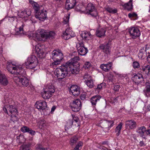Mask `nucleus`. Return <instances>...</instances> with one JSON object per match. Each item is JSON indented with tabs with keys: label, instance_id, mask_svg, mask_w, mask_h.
I'll return each instance as SVG.
<instances>
[{
	"label": "nucleus",
	"instance_id": "f257e3e1",
	"mask_svg": "<svg viewBox=\"0 0 150 150\" xmlns=\"http://www.w3.org/2000/svg\"><path fill=\"white\" fill-rule=\"evenodd\" d=\"M80 59L79 57H75L66 63L57 68L54 74L58 79H62L71 74H77L80 71V65L77 62Z\"/></svg>",
	"mask_w": 150,
	"mask_h": 150
},
{
	"label": "nucleus",
	"instance_id": "f03ea898",
	"mask_svg": "<svg viewBox=\"0 0 150 150\" xmlns=\"http://www.w3.org/2000/svg\"><path fill=\"white\" fill-rule=\"evenodd\" d=\"M7 69L13 74V80L17 84L23 87H27L29 85L28 79L25 76L26 71L21 66H18L9 63H8Z\"/></svg>",
	"mask_w": 150,
	"mask_h": 150
},
{
	"label": "nucleus",
	"instance_id": "7ed1b4c3",
	"mask_svg": "<svg viewBox=\"0 0 150 150\" xmlns=\"http://www.w3.org/2000/svg\"><path fill=\"white\" fill-rule=\"evenodd\" d=\"M4 111L7 113L11 117V120L13 122L17 121V110L15 107L12 105H5L3 108Z\"/></svg>",
	"mask_w": 150,
	"mask_h": 150
},
{
	"label": "nucleus",
	"instance_id": "20e7f679",
	"mask_svg": "<svg viewBox=\"0 0 150 150\" xmlns=\"http://www.w3.org/2000/svg\"><path fill=\"white\" fill-rule=\"evenodd\" d=\"M38 61L37 58L34 55H32L27 59L25 63V65L30 69H34L38 65Z\"/></svg>",
	"mask_w": 150,
	"mask_h": 150
},
{
	"label": "nucleus",
	"instance_id": "39448f33",
	"mask_svg": "<svg viewBox=\"0 0 150 150\" xmlns=\"http://www.w3.org/2000/svg\"><path fill=\"white\" fill-rule=\"evenodd\" d=\"M70 106L72 111L78 112L81 108L82 104L81 100L79 99L74 100L70 104Z\"/></svg>",
	"mask_w": 150,
	"mask_h": 150
},
{
	"label": "nucleus",
	"instance_id": "423d86ee",
	"mask_svg": "<svg viewBox=\"0 0 150 150\" xmlns=\"http://www.w3.org/2000/svg\"><path fill=\"white\" fill-rule=\"evenodd\" d=\"M86 14L90 15L91 16L96 17L98 15L97 10L93 4L89 3L87 4L86 8Z\"/></svg>",
	"mask_w": 150,
	"mask_h": 150
},
{
	"label": "nucleus",
	"instance_id": "0eeeda50",
	"mask_svg": "<svg viewBox=\"0 0 150 150\" xmlns=\"http://www.w3.org/2000/svg\"><path fill=\"white\" fill-rule=\"evenodd\" d=\"M76 47L79 54L81 56L85 55L88 52L87 48L85 47L83 42H78Z\"/></svg>",
	"mask_w": 150,
	"mask_h": 150
},
{
	"label": "nucleus",
	"instance_id": "6e6552de",
	"mask_svg": "<svg viewBox=\"0 0 150 150\" xmlns=\"http://www.w3.org/2000/svg\"><path fill=\"white\" fill-rule=\"evenodd\" d=\"M72 121L69 120L67 125L65 126V129L66 130H67L69 128L71 127V125L73 124L77 126H79V119L77 116L75 115H72Z\"/></svg>",
	"mask_w": 150,
	"mask_h": 150
},
{
	"label": "nucleus",
	"instance_id": "1a4fd4ad",
	"mask_svg": "<svg viewBox=\"0 0 150 150\" xmlns=\"http://www.w3.org/2000/svg\"><path fill=\"white\" fill-rule=\"evenodd\" d=\"M52 57L53 60H59L61 61L63 59V55L60 50L53 51L52 52Z\"/></svg>",
	"mask_w": 150,
	"mask_h": 150
},
{
	"label": "nucleus",
	"instance_id": "9d476101",
	"mask_svg": "<svg viewBox=\"0 0 150 150\" xmlns=\"http://www.w3.org/2000/svg\"><path fill=\"white\" fill-rule=\"evenodd\" d=\"M75 36L74 33L69 28H67L62 35L63 38L66 40H67L74 37Z\"/></svg>",
	"mask_w": 150,
	"mask_h": 150
},
{
	"label": "nucleus",
	"instance_id": "9b49d317",
	"mask_svg": "<svg viewBox=\"0 0 150 150\" xmlns=\"http://www.w3.org/2000/svg\"><path fill=\"white\" fill-rule=\"evenodd\" d=\"M132 80L136 84H138L143 80V78L141 74L139 73H134L132 75Z\"/></svg>",
	"mask_w": 150,
	"mask_h": 150
},
{
	"label": "nucleus",
	"instance_id": "f8f14e48",
	"mask_svg": "<svg viewBox=\"0 0 150 150\" xmlns=\"http://www.w3.org/2000/svg\"><path fill=\"white\" fill-rule=\"evenodd\" d=\"M130 36L133 38H136L140 35V32L139 29L134 27L130 28L129 29Z\"/></svg>",
	"mask_w": 150,
	"mask_h": 150
},
{
	"label": "nucleus",
	"instance_id": "ddd939ff",
	"mask_svg": "<svg viewBox=\"0 0 150 150\" xmlns=\"http://www.w3.org/2000/svg\"><path fill=\"white\" fill-rule=\"evenodd\" d=\"M35 17L40 20L43 21L47 17V12L45 10H41L35 14Z\"/></svg>",
	"mask_w": 150,
	"mask_h": 150
},
{
	"label": "nucleus",
	"instance_id": "4468645a",
	"mask_svg": "<svg viewBox=\"0 0 150 150\" xmlns=\"http://www.w3.org/2000/svg\"><path fill=\"white\" fill-rule=\"evenodd\" d=\"M79 87L76 85H72L69 88L70 93L75 96L79 95L80 93Z\"/></svg>",
	"mask_w": 150,
	"mask_h": 150
},
{
	"label": "nucleus",
	"instance_id": "2eb2a0df",
	"mask_svg": "<svg viewBox=\"0 0 150 150\" xmlns=\"http://www.w3.org/2000/svg\"><path fill=\"white\" fill-rule=\"evenodd\" d=\"M42 29L38 30L37 32L35 33H31L30 34V37H32L34 39L39 40L42 39Z\"/></svg>",
	"mask_w": 150,
	"mask_h": 150
},
{
	"label": "nucleus",
	"instance_id": "dca6fc26",
	"mask_svg": "<svg viewBox=\"0 0 150 150\" xmlns=\"http://www.w3.org/2000/svg\"><path fill=\"white\" fill-rule=\"evenodd\" d=\"M35 50L37 56L38 57L40 58H43L45 57V54L41 46L39 45L36 46L35 47Z\"/></svg>",
	"mask_w": 150,
	"mask_h": 150
},
{
	"label": "nucleus",
	"instance_id": "f3484780",
	"mask_svg": "<svg viewBox=\"0 0 150 150\" xmlns=\"http://www.w3.org/2000/svg\"><path fill=\"white\" fill-rule=\"evenodd\" d=\"M35 106L37 108L40 110H43L47 108V103L44 100H39L37 101L35 104Z\"/></svg>",
	"mask_w": 150,
	"mask_h": 150
},
{
	"label": "nucleus",
	"instance_id": "a211bd4d",
	"mask_svg": "<svg viewBox=\"0 0 150 150\" xmlns=\"http://www.w3.org/2000/svg\"><path fill=\"white\" fill-rule=\"evenodd\" d=\"M137 125L136 122L133 120L127 121L125 122L126 127L127 128L132 129H135Z\"/></svg>",
	"mask_w": 150,
	"mask_h": 150
},
{
	"label": "nucleus",
	"instance_id": "6ab92c4d",
	"mask_svg": "<svg viewBox=\"0 0 150 150\" xmlns=\"http://www.w3.org/2000/svg\"><path fill=\"white\" fill-rule=\"evenodd\" d=\"M99 48L100 50H103V51L107 55H109L110 54V46L108 43L105 44H102L101 45Z\"/></svg>",
	"mask_w": 150,
	"mask_h": 150
},
{
	"label": "nucleus",
	"instance_id": "aec40b11",
	"mask_svg": "<svg viewBox=\"0 0 150 150\" xmlns=\"http://www.w3.org/2000/svg\"><path fill=\"white\" fill-rule=\"evenodd\" d=\"M76 0H67L65 4V8L67 10L72 8L76 4Z\"/></svg>",
	"mask_w": 150,
	"mask_h": 150
},
{
	"label": "nucleus",
	"instance_id": "412c9836",
	"mask_svg": "<svg viewBox=\"0 0 150 150\" xmlns=\"http://www.w3.org/2000/svg\"><path fill=\"white\" fill-rule=\"evenodd\" d=\"M8 83V80L6 76L0 71V83L4 86H6Z\"/></svg>",
	"mask_w": 150,
	"mask_h": 150
},
{
	"label": "nucleus",
	"instance_id": "4be33fe9",
	"mask_svg": "<svg viewBox=\"0 0 150 150\" xmlns=\"http://www.w3.org/2000/svg\"><path fill=\"white\" fill-rule=\"evenodd\" d=\"M112 65V63L110 62L107 64H101L100 67L103 71L107 72L109 71Z\"/></svg>",
	"mask_w": 150,
	"mask_h": 150
},
{
	"label": "nucleus",
	"instance_id": "5701e85b",
	"mask_svg": "<svg viewBox=\"0 0 150 150\" xmlns=\"http://www.w3.org/2000/svg\"><path fill=\"white\" fill-rule=\"evenodd\" d=\"M42 38H45L46 39L49 38H52L55 35L54 33L53 32H47L46 31V30L43 29H42Z\"/></svg>",
	"mask_w": 150,
	"mask_h": 150
},
{
	"label": "nucleus",
	"instance_id": "b1692460",
	"mask_svg": "<svg viewBox=\"0 0 150 150\" xmlns=\"http://www.w3.org/2000/svg\"><path fill=\"white\" fill-rule=\"evenodd\" d=\"M106 32V30L105 28H101L97 30L96 32V34L98 37L102 38L105 36Z\"/></svg>",
	"mask_w": 150,
	"mask_h": 150
},
{
	"label": "nucleus",
	"instance_id": "393cba45",
	"mask_svg": "<svg viewBox=\"0 0 150 150\" xmlns=\"http://www.w3.org/2000/svg\"><path fill=\"white\" fill-rule=\"evenodd\" d=\"M145 88L143 90L144 95L147 97H150V83L147 82L145 84Z\"/></svg>",
	"mask_w": 150,
	"mask_h": 150
},
{
	"label": "nucleus",
	"instance_id": "a878e982",
	"mask_svg": "<svg viewBox=\"0 0 150 150\" xmlns=\"http://www.w3.org/2000/svg\"><path fill=\"white\" fill-rule=\"evenodd\" d=\"M145 131L146 127L144 126H142L139 127L137 130V132L139 134L141 137L146 139V137L144 134Z\"/></svg>",
	"mask_w": 150,
	"mask_h": 150
},
{
	"label": "nucleus",
	"instance_id": "bb28decb",
	"mask_svg": "<svg viewBox=\"0 0 150 150\" xmlns=\"http://www.w3.org/2000/svg\"><path fill=\"white\" fill-rule=\"evenodd\" d=\"M21 130L23 133L28 132L32 135L35 134V132L26 126H23L21 128Z\"/></svg>",
	"mask_w": 150,
	"mask_h": 150
},
{
	"label": "nucleus",
	"instance_id": "cd10ccee",
	"mask_svg": "<svg viewBox=\"0 0 150 150\" xmlns=\"http://www.w3.org/2000/svg\"><path fill=\"white\" fill-rule=\"evenodd\" d=\"M101 98V96L99 95H96L92 97L91 99V102L93 106L96 105L97 102L99 101Z\"/></svg>",
	"mask_w": 150,
	"mask_h": 150
},
{
	"label": "nucleus",
	"instance_id": "c85d7f7f",
	"mask_svg": "<svg viewBox=\"0 0 150 150\" xmlns=\"http://www.w3.org/2000/svg\"><path fill=\"white\" fill-rule=\"evenodd\" d=\"M52 93L45 90L42 93V96L44 99L49 98L52 96Z\"/></svg>",
	"mask_w": 150,
	"mask_h": 150
},
{
	"label": "nucleus",
	"instance_id": "c756f323",
	"mask_svg": "<svg viewBox=\"0 0 150 150\" xmlns=\"http://www.w3.org/2000/svg\"><path fill=\"white\" fill-rule=\"evenodd\" d=\"M132 1V0H130L128 3L124 4L123 7L128 10H130L133 7Z\"/></svg>",
	"mask_w": 150,
	"mask_h": 150
},
{
	"label": "nucleus",
	"instance_id": "7c9ffc66",
	"mask_svg": "<svg viewBox=\"0 0 150 150\" xmlns=\"http://www.w3.org/2000/svg\"><path fill=\"white\" fill-rule=\"evenodd\" d=\"M123 125V123L122 122H120L116 127L115 132L116 133L117 136H118L120 134L121 130L122 129Z\"/></svg>",
	"mask_w": 150,
	"mask_h": 150
},
{
	"label": "nucleus",
	"instance_id": "2f4dec72",
	"mask_svg": "<svg viewBox=\"0 0 150 150\" xmlns=\"http://www.w3.org/2000/svg\"><path fill=\"white\" fill-rule=\"evenodd\" d=\"M45 90L48 91L49 92L52 94L55 92L54 86L51 83H50L47 85Z\"/></svg>",
	"mask_w": 150,
	"mask_h": 150
},
{
	"label": "nucleus",
	"instance_id": "473e14b6",
	"mask_svg": "<svg viewBox=\"0 0 150 150\" xmlns=\"http://www.w3.org/2000/svg\"><path fill=\"white\" fill-rule=\"evenodd\" d=\"M141 69L144 73H145L147 75L149 73L150 74V65H147L142 67Z\"/></svg>",
	"mask_w": 150,
	"mask_h": 150
},
{
	"label": "nucleus",
	"instance_id": "72a5a7b5",
	"mask_svg": "<svg viewBox=\"0 0 150 150\" xmlns=\"http://www.w3.org/2000/svg\"><path fill=\"white\" fill-rule=\"evenodd\" d=\"M81 36L83 39H86L88 38H91L92 35L89 32L84 31L81 34Z\"/></svg>",
	"mask_w": 150,
	"mask_h": 150
},
{
	"label": "nucleus",
	"instance_id": "f704fd0d",
	"mask_svg": "<svg viewBox=\"0 0 150 150\" xmlns=\"http://www.w3.org/2000/svg\"><path fill=\"white\" fill-rule=\"evenodd\" d=\"M26 14V11H23L18 14V16H19L20 18H22L23 21H26L28 20V18H27Z\"/></svg>",
	"mask_w": 150,
	"mask_h": 150
},
{
	"label": "nucleus",
	"instance_id": "c9c22d12",
	"mask_svg": "<svg viewBox=\"0 0 150 150\" xmlns=\"http://www.w3.org/2000/svg\"><path fill=\"white\" fill-rule=\"evenodd\" d=\"M85 83L89 88H91L93 86L94 81L92 78L89 80H85Z\"/></svg>",
	"mask_w": 150,
	"mask_h": 150
},
{
	"label": "nucleus",
	"instance_id": "e433bc0d",
	"mask_svg": "<svg viewBox=\"0 0 150 150\" xmlns=\"http://www.w3.org/2000/svg\"><path fill=\"white\" fill-rule=\"evenodd\" d=\"M78 140L77 137L76 136H74L71 138L70 140V144L72 146L75 144L77 142Z\"/></svg>",
	"mask_w": 150,
	"mask_h": 150
},
{
	"label": "nucleus",
	"instance_id": "4c0bfd02",
	"mask_svg": "<svg viewBox=\"0 0 150 150\" xmlns=\"http://www.w3.org/2000/svg\"><path fill=\"white\" fill-rule=\"evenodd\" d=\"M22 25L19 28L18 30L16 33V34L17 35L21 34L23 33V27L25 25V24L23 23L22 22H21Z\"/></svg>",
	"mask_w": 150,
	"mask_h": 150
},
{
	"label": "nucleus",
	"instance_id": "58836bf2",
	"mask_svg": "<svg viewBox=\"0 0 150 150\" xmlns=\"http://www.w3.org/2000/svg\"><path fill=\"white\" fill-rule=\"evenodd\" d=\"M30 146V143H28L26 144H23L20 148V150H29V147Z\"/></svg>",
	"mask_w": 150,
	"mask_h": 150
},
{
	"label": "nucleus",
	"instance_id": "ea45409f",
	"mask_svg": "<svg viewBox=\"0 0 150 150\" xmlns=\"http://www.w3.org/2000/svg\"><path fill=\"white\" fill-rule=\"evenodd\" d=\"M54 62L50 64V67L55 68L57 65L59 64L61 61L59 60H53Z\"/></svg>",
	"mask_w": 150,
	"mask_h": 150
},
{
	"label": "nucleus",
	"instance_id": "a19ab883",
	"mask_svg": "<svg viewBox=\"0 0 150 150\" xmlns=\"http://www.w3.org/2000/svg\"><path fill=\"white\" fill-rule=\"evenodd\" d=\"M83 145V143L81 141H79L76 145L74 148V150H80L81 149V147Z\"/></svg>",
	"mask_w": 150,
	"mask_h": 150
},
{
	"label": "nucleus",
	"instance_id": "79ce46f5",
	"mask_svg": "<svg viewBox=\"0 0 150 150\" xmlns=\"http://www.w3.org/2000/svg\"><path fill=\"white\" fill-rule=\"evenodd\" d=\"M114 122L112 120H106L105 121L106 124L108 125V127L110 128L113 125Z\"/></svg>",
	"mask_w": 150,
	"mask_h": 150
},
{
	"label": "nucleus",
	"instance_id": "37998d69",
	"mask_svg": "<svg viewBox=\"0 0 150 150\" xmlns=\"http://www.w3.org/2000/svg\"><path fill=\"white\" fill-rule=\"evenodd\" d=\"M105 9L108 12L111 13H115L117 12V10L116 9H113V8L109 7L106 8Z\"/></svg>",
	"mask_w": 150,
	"mask_h": 150
},
{
	"label": "nucleus",
	"instance_id": "c03bdc74",
	"mask_svg": "<svg viewBox=\"0 0 150 150\" xmlns=\"http://www.w3.org/2000/svg\"><path fill=\"white\" fill-rule=\"evenodd\" d=\"M33 8L35 11V13H37V12H39V11H40V8L39 6L36 3L34 4L33 5Z\"/></svg>",
	"mask_w": 150,
	"mask_h": 150
},
{
	"label": "nucleus",
	"instance_id": "a18cd8bd",
	"mask_svg": "<svg viewBox=\"0 0 150 150\" xmlns=\"http://www.w3.org/2000/svg\"><path fill=\"white\" fill-rule=\"evenodd\" d=\"M146 53L142 52L139 51L138 54V57L141 59H144L146 56Z\"/></svg>",
	"mask_w": 150,
	"mask_h": 150
},
{
	"label": "nucleus",
	"instance_id": "49530a36",
	"mask_svg": "<svg viewBox=\"0 0 150 150\" xmlns=\"http://www.w3.org/2000/svg\"><path fill=\"white\" fill-rule=\"evenodd\" d=\"M91 64L89 62H86L83 65V67L85 69H87L91 67Z\"/></svg>",
	"mask_w": 150,
	"mask_h": 150
},
{
	"label": "nucleus",
	"instance_id": "de8ad7c7",
	"mask_svg": "<svg viewBox=\"0 0 150 150\" xmlns=\"http://www.w3.org/2000/svg\"><path fill=\"white\" fill-rule=\"evenodd\" d=\"M106 86V84L105 83H101L98 85L97 89L100 90L103 88H105Z\"/></svg>",
	"mask_w": 150,
	"mask_h": 150
},
{
	"label": "nucleus",
	"instance_id": "09e8293b",
	"mask_svg": "<svg viewBox=\"0 0 150 150\" xmlns=\"http://www.w3.org/2000/svg\"><path fill=\"white\" fill-rule=\"evenodd\" d=\"M69 15H68L67 16H65L64 18V21L63 22V23L65 24L69 22Z\"/></svg>",
	"mask_w": 150,
	"mask_h": 150
},
{
	"label": "nucleus",
	"instance_id": "8fccbe9b",
	"mask_svg": "<svg viewBox=\"0 0 150 150\" xmlns=\"http://www.w3.org/2000/svg\"><path fill=\"white\" fill-rule=\"evenodd\" d=\"M12 100L11 99L8 98H5L4 100L3 101V102L4 104L9 103L11 104Z\"/></svg>",
	"mask_w": 150,
	"mask_h": 150
},
{
	"label": "nucleus",
	"instance_id": "3c124183",
	"mask_svg": "<svg viewBox=\"0 0 150 150\" xmlns=\"http://www.w3.org/2000/svg\"><path fill=\"white\" fill-rule=\"evenodd\" d=\"M132 66L134 69L138 68L139 67V63L137 62H134L133 63Z\"/></svg>",
	"mask_w": 150,
	"mask_h": 150
},
{
	"label": "nucleus",
	"instance_id": "603ef678",
	"mask_svg": "<svg viewBox=\"0 0 150 150\" xmlns=\"http://www.w3.org/2000/svg\"><path fill=\"white\" fill-rule=\"evenodd\" d=\"M83 78L85 80H89L91 79V76L88 74H86L83 76Z\"/></svg>",
	"mask_w": 150,
	"mask_h": 150
},
{
	"label": "nucleus",
	"instance_id": "864d4df0",
	"mask_svg": "<svg viewBox=\"0 0 150 150\" xmlns=\"http://www.w3.org/2000/svg\"><path fill=\"white\" fill-rule=\"evenodd\" d=\"M145 47L146 54L147 53L149 54L150 53V46L149 45H146Z\"/></svg>",
	"mask_w": 150,
	"mask_h": 150
},
{
	"label": "nucleus",
	"instance_id": "5fc2aeb1",
	"mask_svg": "<svg viewBox=\"0 0 150 150\" xmlns=\"http://www.w3.org/2000/svg\"><path fill=\"white\" fill-rule=\"evenodd\" d=\"M128 16L130 18H131L132 17H136L137 16V15L136 13H129L128 15Z\"/></svg>",
	"mask_w": 150,
	"mask_h": 150
},
{
	"label": "nucleus",
	"instance_id": "6e6d98bb",
	"mask_svg": "<svg viewBox=\"0 0 150 150\" xmlns=\"http://www.w3.org/2000/svg\"><path fill=\"white\" fill-rule=\"evenodd\" d=\"M144 109L145 110V111L148 112L150 111V105H148L147 106H145L144 107Z\"/></svg>",
	"mask_w": 150,
	"mask_h": 150
},
{
	"label": "nucleus",
	"instance_id": "4d7b16f0",
	"mask_svg": "<svg viewBox=\"0 0 150 150\" xmlns=\"http://www.w3.org/2000/svg\"><path fill=\"white\" fill-rule=\"evenodd\" d=\"M120 88V86L119 85H116L114 86L113 89L114 91H117L119 90Z\"/></svg>",
	"mask_w": 150,
	"mask_h": 150
},
{
	"label": "nucleus",
	"instance_id": "13d9d810",
	"mask_svg": "<svg viewBox=\"0 0 150 150\" xmlns=\"http://www.w3.org/2000/svg\"><path fill=\"white\" fill-rule=\"evenodd\" d=\"M86 98V95L85 94H81L80 96V98L83 100H85Z\"/></svg>",
	"mask_w": 150,
	"mask_h": 150
},
{
	"label": "nucleus",
	"instance_id": "bf43d9fd",
	"mask_svg": "<svg viewBox=\"0 0 150 150\" xmlns=\"http://www.w3.org/2000/svg\"><path fill=\"white\" fill-rule=\"evenodd\" d=\"M17 139H19L20 142H21V140H21L22 139H23L24 137L23 135H20L19 136H17Z\"/></svg>",
	"mask_w": 150,
	"mask_h": 150
},
{
	"label": "nucleus",
	"instance_id": "052dcab7",
	"mask_svg": "<svg viewBox=\"0 0 150 150\" xmlns=\"http://www.w3.org/2000/svg\"><path fill=\"white\" fill-rule=\"evenodd\" d=\"M139 51L142 52H143L146 53V49L145 47H142V48Z\"/></svg>",
	"mask_w": 150,
	"mask_h": 150
},
{
	"label": "nucleus",
	"instance_id": "680f3d73",
	"mask_svg": "<svg viewBox=\"0 0 150 150\" xmlns=\"http://www.w3.org/2000/svg\"><path fill=\"white\" fill-rule=\"evenodd\" d=\"M146 134L147 135H149L150 134V129H147L146 130V131L145 132Z\"/></svg>",
	"mask_w": 150,
	"mask_h": 150
},
{
	"label": "nucleus",
	"instance_id": "e2e57ef3",
	"mask_svg": "<svg viewBox=\"0 0 150 150\" xmlns=\"http://www.w3.org/2000/svg\"><path fill=\"white\" fill-rule=\"evenodd\" d=\"M15 18V16H12L11 17H10V18H9V19H8V20L10 21H14Z\"/></svg>",
	"mask_w": 150,
	"mask_h": 150
},
{
	"label": "nucleus",
	"instance_id": "0e129e2a",
	"mask_svg": "<svg viewBox=\"0 0 150 150\" xmlns=\"http://www.w3.org/2000/svg\"><path fill=\"white\" fill-rule=\"evenodd\" d=\"M56 108L55 106H53L51 108V112H53Z\"/></svg>",
	"mask_w": 150,
	"mask_h": 150
},
{
	"label": "nucleus",
	"instance_id": "69168bd1",
	"mask_svg": "<svg viewBox=\"0 0 150 150\" xmlns=\"http://www.w3.org/2000/svg\"><path fill=\"white\" fill-rule=\"evenodd\" d=\"M26 11V15L27 16V18L28 16H30V15L31 12H30V11H28V12H27V11Z\"/></svg>",
	"mask_w": 150,
	"mask_h": 150
},
{
	"label": "nucleus",
	"instance_id": "338daca9",
	"mask_svg": "<svg viewBox=\"0 0 150 150\" xmlns=\"http://www.w3.org/2000/svg\"><path fill=\"white\" fill-rule=\"evenodd\" d=\"M139 145L140 146H144V143L143 141H141L139 144Z\"/></svg>",
	"mask_w": 150,
	"mask_h": 150
},
{
	"label": "nucleus",
	"instance_id": "774afa93",
	"mask_svg": "<svg viewBox=\"0 0 150 150\" xmlns=\"http://www.w3.org/2000/svg\"><path fill=\"white\" fill-rule=\"evenodd\" d=\"M147 60L148 62L150 64V54L148 55L147 57Z\"/></svg>",
	"mask_w": 150,
	"mask_h": 150
}]
</instances>
